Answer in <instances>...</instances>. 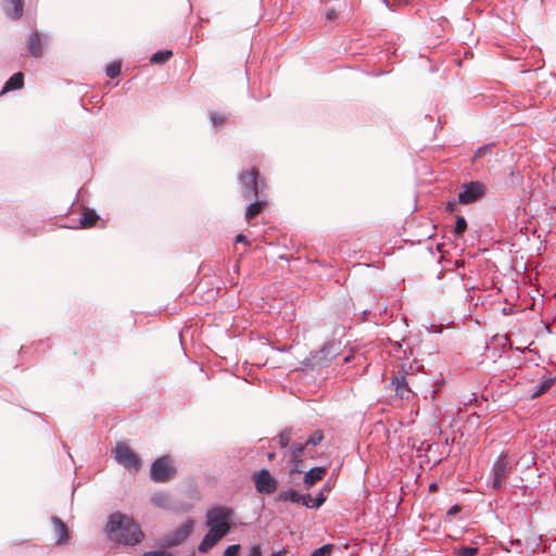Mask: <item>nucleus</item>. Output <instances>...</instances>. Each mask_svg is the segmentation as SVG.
<instances>
[{"instance_id": "f257e3e1", "label": "nucleus", "mask_w": 556, "mask_h": 556, "mask_svg": "<svg viewBox=\"0 0 556 556\" xmlns=\"http://www.w3.org/2000/svg\"><path fill=\"white\" fill-rule=\"evenodd\" d=\"M233 510L229 507H214L207 511L206 526L208 532L199 545L200 552H207L215 546L231 529Z\"/></svg>"}, {"instance_id": "f03ea898", "label": "nucleus", "mask_w": 556, "mask_h": 556, "mask_svg": "<svg viewBox=\"0 0 556 556\" xmlns=\"http://www.w3.org/2000/svg\"><path fill=\"white\" fill-rule=\"evenodd\" d=\"M106 532L111 540L125 545H135L143 539V533L135 520L122 513L110 516Z\"/></svg>"}, {"instance_id": "7ed1b4c3", "label": "nucleus", "mask_w": 556, "mask_h": 556, "mask_svg": "<svg viewBox=\"0 0 556 556\" xmlns=\"http://www.w3.org/2000/svg\"><path fill=\"white\" fill-rule=\"evenodd\" d=\"M324 439V434L320 430H316L304 443H293L290 448V462L293 464V470L302 472L303 455L304 451L308 445H317Z\"/></svg>"}, {"instance_id": "20e7f679", "label": "nucleus", "mask_w": 556, "mask_h": 556, "mask_svg": "<svg viewBox=\"0 0 556 556\" xmlns=\"http://www.w3.org/2000/svg\"><path fill=\"white\" fill-rule=\"evenodd\" d=\"M258 169L255 167L240 173L239 182L241 185V195L243 199L256 198L260 189H263V184L258 182Z\"/></svg>"}, {"instance_id": "39448f33", "label": "nucleus", "mask_w": 556, "mask_h": 556, "mask_svg": "<svg viewBox=\"0 0 556 556\" xmlns=\"http://www.w3.org/2000/svg\"><path fill=\"white\" fill-rule=\"evenodd\" d=\"M116 462L124 468L138 471L141 468L140 457L125 443H118L114 448Z\"/></svg>"}, {"instance_id": "423d86ee", "label": "nucleus", "mask_w": 556, "mask_h": 556, "mask_svg": "<svg viewBox=\"0 0 556 556\" xmlns=\"http://www.w3.org/2000/svg\"><path fill=\"white\" fill-rule=\"evenodd\" d=\"M176 469L168 456H163L153 462L151 466V479L155 482H166L174 478Z\"/></svg>"}, {"instance_id": "0eeeda50", "label": "nucleus", "mask_w": 556, "mask_h": 556, "mask_svg": "<svg viewBox=\"0 0 556 556\" xmlns=\"http://www.w3.org/2000/svg\"><path fill=\"white\" fill-rule=\"evenodd\" d=\"M256 491L261 494H273L278 488V481L267 469H261L252 477Z\"/></svg>"}, {"instance_id": "6e6552de", "label": "nucleus", "mask_w": 556, "mask_h": 556, "mask_svg": "<svg viewBox=\"0 0 556 556\" xmlns=\"http://www.w3.org/2000/svg\"><path fill=\"white\" fill-rule=\"evenodd\" d=\"M390 387L401 400L409 401L415 396L407 380V371L404 370V368L399 370L397 374L391 378Z\"/></svg>"}, {"instance_id": "1a4fd4ad", "label": "nucleus", "mask_w": 556, "mask_h": 556, "mask_svg": "<svg viewBox=\"0 0 556 556\" xmlns=\"http://www.w3.org/2000/svg\"><path fill=\"white\" fill-rule=\"evenodd\" d=\"M193 526H194L193 520H191V519L187 520L182 526H180L174 532L167 534L162 540V546L163 547H173V546H177V545L181 544L192 533Z\"/></svg>"}, {"instance_id": "9d476101", "label": "nucleus", "mask_w": 556, "mask_h": 556, "mask_svg": "<svg viewBox=\"0 0 556 556\" xmlns=\"http://www.w3.org/2000/svg\"><path fill=\"white\" fill-rule=\"evenodd\" d=\"M511 471V466L506 455H501L494 463L492 468V485L500 489L506 481L507 475Z\"/></svg>"}, {"instance_id": "9b49d317", "label": "nucleus", "mask_w": 556, "mask_h": 556, "mask_svg": "<svg viewBox=\"0 0 556 556\" xmlns=\"http://www.w3.org/2000/svg\"><path fill=\"white\" fill-rule=\"evenodd\" d=\"M483 193V186L479 182L472 181L465 185L464 190L458 193V201L462 204H469L476 202Z\"/></svg>"}, {"instance_id": "f8f14e48", "label": "nucleus", "mask_w": 556, "mask_h": 556, "mask_svg": "<svg viewBox=\"0 0 556 556\" xmlns=\"http://www.w3.org/2000/svg\"><path fill=\"white\" fill-rule=\"evenodd\" d=\"M28 53L34 58H41L43 55L45 39L38 33L34 31L27 39Z\"/></svg>"}, {"instance_id": "ddd939ff", "label": "nucleus", "mask_w": 556, "mask_h": 556, "mask_svg": "<svg viewBox=\"0 0 556 556\" xmlns=\"http://www.w3.org/2000/svg\"><path fill=\"white\" fill-rule=\"evenodd\" d=\"M327 467H314L304 475V484L307 489L321 481L327 475Z\"/></svg>"}, {"instance_id": "4468645a", "label": "nucleus", "mask_w": 556, "mask_h": 556, "mask_svg": "<svg viewBox=\"0 0 556 556\" xmlns=\"http://www.w3.org/2000/svg\"><path fill=\"white\" fill-rule=\"evenodd\" d=\"M4 10L11 20H18L24 13V0H5Z\"/></svg>"}, {"instance_id": "2eb2a0df", "label": "nucleus", "mask_w": 556, "mask_h": 556, "mask_svg": "<svg viewBox=\"0 0 556 556\" xmlns=\"http://www.w3.org/2000/svg\"><path fill=\"white\" fill-rule=\"evenodd\" d=\"M52 522L54 525L56 543L63 544V543L68 542L70 535H68V529H67L66 525L58 517H53Z\"/></svg>"}, {"instance_id": "dca6fc26", "label": "nucleus", "mask_w": 556, "mask_h": 556, "mask_svg": "<svg viewBox=\"0 0 556 556\" xmlns=\"http://www.w3.org/2000/svg\"><path fill=\"white\" fill-rule=\"evenodd\" d=\"M23 85H24V75H23V73H21V72L15 73L4 84L1 93H5V92L12 91V90H18V89H21L23 87Z\"/></svg>"}, {"instance_id": "f3484780", "label": "nucleus", "mask_w": 556, "mask_h": 556, "mask_svg": "<svg viewBox=\"0 0 556 556\" xmlns=\"http://www.w3.org/2000/svg\"><path fill=\"white\" fill-rule=\"evenodd\" d=\"M99 220V215L93 211L86 208L84 210L80 218L81 228H90L96 225Z\"/></svg>"}, {"instance_id": "a211bd4d", "label": "nucleus", "mask_w": 556, "mask_h": 556, "mask_svg": "<svg viewBox=\"0 0 556 556\" xmlns=\"http://www.w3.org/2000/svg\"><path fill=\"white\" fill-rule=\"evenodd\" d=\"M267 205V202L265 200L255 201L254 203L250 204L245 210V219L251 220L255 218L263 208Z\"/></svg>"}, {"instance_id": "6ab92c4d", "label": "nucleus", "mask_w": 556, "mask_h": 556, "mask_svg": "<svg viewBox=\"0 0 556 556\" xmlns=\"http://www.w3.org/2000/svg\"><path fill=\"white\" fill-rule=\"evenodd\" d=\"M303 496L295 490L282 491L278 495V500L282 502L301 503Z\"/></svg>"}, {"instance_id": "aec40b11", "label": "nucleus", "mask_w": 556, "mask_h": 556, "mask_svg": "<svg viewBox=\"0 0 556 556\" xmlns=\"http://www.w3.org/2000/svg\"><path fill=\"white\" fill-rule=\"evenodd\" d=\"M172 56H173L172 50H161V51L155 52L151 56L150 61H151V63H154V64H163L166 61H168Z\"/></svg>"}, {"instance_id": "412c9836", "label": "nucleus", "mask_w": 556, "mask_h": 556, "mask_svg": "<svg viewBox=\"0 0 556 556\" xmlns=\"http://www.w3.org/2000/svg\"><path fill=\"white\" fill-rule=\"evenodd\" d=\"M467 229V222L463 216L456 217V224L454 228V235L460 237Z\"/></svg>"}, {"instance_id": "4be33fe9", "label": "nucleus", "mask_w": 556, "mask_h": 556, "mask_svg": "<svg viewBox=\"0 0 556 556\" xmlns=\"http://www.w3.org/2000/svg\"><path fill=\"white\" fill-rule=\"evenodd\" d=\"M291 439H292L291 429L283 430L278 438L279 446L282 448L287 447L289 445V443L291 442Z\"/></svg>"}, {"instance_id": "5701e85b", "label": "nucleus", "mask_w": 556, "mask_h": 556, "mask_svg": "<svg viewBox=\"0 0 556 556\" xmlns=\"http://www.w3.org/2000/svg\"><path fill=\"white\" fill-rule=\"evenodd\" d=\"M477 553L478 548L472 546H460L456 548V554L458 556H473Z\"/></svg>"}, {"instance_id": "b1692460", "label": "nucleus", "mask_w": 556, "mask_h": 556, "mask_svg": "<svg viewBox=\"0 0 556 556\" xmlns=\"http://www.w3.org/2000/svg\"><path fill=\"white\" fill-rule=\"evenodd\" d=\"M121 73V64L113 62L106 66V75L111 78H115Z\"/></svg>"}, {"instance_id": "393cba45", "label": "nucleus", "mask_w": 556, "mask_h": 556, "mask_svg": "<svg viewBox=\"0 0 556 556\" xmlns=\"http://www.w3.org/2000/svg\"><path fill=\"white\" fill-rule=\"evenodd\" d=\"M227 117L224 113L213 112L211 113V121L214 126L218 127L225 124Z\"/></svg>"}, {"instance_id": "a878e982", "label": "nucleus", "mask_w": 556, "mask_h": 556, "mask_svg": "<svg viewBox=\"0 0 556 556\" xmlns=\"http://www.w3.org/2000/svg\"><path fill=\"white\" fill-rule=\"evenodd\" d=\"M332 548H333L332 544H326V545H323L321 547L315 549L309 556L329 555L331 553Z\"/></svg>"}, {"instance_id": "bb28decb", "label": "nucleus", "mask_w": 556, "mask_h": 556, "mask_svg": "<svg viewBox=\"0 0 556 556\" xmlns=\"http://www.w3.org/2000/svg\"><path fill=\"white\" fill-rule=\"evenodd\" d=\"M313 501H314V503L304 502V506H306L308 508H318V507H320L325 503L326 497H325V495L323 493H319L317 495V497L314 498Z\"/></svg>"}, {"instance_id": "cd10ccee", "label": "nucleus", "mask_w": 556, "mask_h": 556, "mask_svg": "<svg viewBox=\"0 0 556 556\" xmlns=\"http://www.w3.org/2000/svg\"><path fill=\"white\" fill-rule=\"evenodd\" d=\"M152 502L156 506H165L167 504V496L165 494H155L152 497Z\"/></svg>"}, {"instance_id": "c85d7f7f", "label": "nucleus", "mask_w": 556, "mask_h": 556, "mask_svg": "<svg viewBox=\"0 0 556 556\" xmlns=\"http://www.w3.org/2000/svg\"><path fill=\"white\" fill-rule=\"evenodd\" d=\"M239 551H240L239 544L230 545L225 549L224 556H238Z\"/></svg>"}, {"instance_id": "c756f323", "label": "nucleus", "mask_w": 556, "mask_h": 556, "mask_svg": "<svg viewBox=\"0 0 556 556\" xmlns=\"http://www.w3.org/2000/svg\"><path fill=\"white\" fill-rule=\"evenodd\" d=\"M551 384H552V380L543 382L540 386V388L534 392L533 396L536 397V396H540L541 394H543L544 392H546V390L551 387Z\"/></svg>"}, {"instance_id": "7c9ffc66", "label": "nucleus", "mask_w": 556, "mask_h": 556, "mask_svg": "<svg viewBox=\"0 0 556 556\" xmlns=\"http://www.w3.org/2000/svg\"><path fill=\"white\" fill-rule=\"evenodd\" d=\"M491 150V146H483V147H480L477 151H476V154H475V157H481L482 155H484L485 153H488L489 151Z\"/></svg>"}, {"instance_id": "2f4dec72", "label": "nucleus", "mask_w": 556, "mask_h": 556, "mask_svg": "<svg viewBox=\"0 0 556 556\" xmlns=\"http://www.w3.org/2000/svg\"><path fill=\"white\" fill-rule=\"evenodd\" d=\"M250 556H262L261 547L260 545H255L251 548Z\"/></svg>"}, {"instance_id": "473e14b6", "label": "nucleus", "mask_w": 556, "mask_h": 556, "mask_svg": "<svg viewBox=\"0 0 556 556\" xmlns=\"http://www.w3.org/2000/svg\"><path fill=\"white\" fill-rule=\"evenodd\" d=\"M459 511H460V506H458V505H454V506H452V507L448 509L447 514H448V515H455V514H457V513H459Z\"/></svg>"}, {"instance_id": "72a5a7b5", "label": "nucleus", "mask_w": 556, "mask_h": 556, "mask_svg": "<svg viewBox=\"0 0 556 556\" xmlns=\"http://www.w3.org/2000/svg\"><path fill=\"white\" fill-rule=\"evenodd\" d=\"M337 17V12L334 10H330L326 14V18L332 21Z\"/></svg>"}, {"instance_id": "f704fd0d", "label": "nucleus", "mask_w": 556, "mask_h": 556, "mask_svg": "<svg viewBox=\"0 0 556 556\" xmlns=\"http://www.w3.org/2000/svg\"><path fill=\"white\" fill-rule=\"evenodd\" d=\"M236 242L248 243V239H247V237H245L244 235H241V233H240V235H238V236L236 237Z\"/></svg>"}, {"instance_id": "c9c22d12", "label": "nucleus", "mask_w": 556, "mask_h": 556, "mask_svg": "<svg viewBox=\"0 0 556 556\" xmlns=\"http://www.w3.org/2000/svg\"><path fill=\"white\" fill-rule=\"evenodd\" d=\"M302 496H303V498H302L301 503H302L303 505H304V502H307V503H314V501H313L314 498H312V496H311V495L306 494V495H302Z\"/></svg>"}, {"instance_id": "e433bc0d", "label": "nucleus", "mask_w": 556, "mask_h": 556, "mask_svg": "<svg viewBox=\"0 0 556 556\" xmlns=\"http://www.w3.org/2000/svg\"><path fill=\"white\" fill-rule=\"evenodd\" d=\"M286 554H287V549H282V551L273 553L271 556H286Z\"/></svg>"}, {"instance_id": "4c0bfd02", "label": "nucleus", "mask_w": 556, "mask_h": 556, "mask_svg": "<svg viewBox=\"0 0 556 556\" xmlns=\"http://www.w3.org/2000/svg\"><path fill=\"white\" fill-rule=\"evenodd\" d=\"M455 207H456V204H455V203L450 202V203L447 204V211H450V212H453V211L455 210Z\"/></svg>"}, {"instance_id": "58836bf2", "label": "nucleus", "mask_w": 556, "mask_h": 556, "mask_svg": "<svg viewBox=\"0 0 556 556\" xmlns=\"http://www.w3.org/2000/svg\"><path fill=\"white\" fill-rule=\"evenodd\" d=\"M429 489L431 492H434V491H437L438 485L435 483H432V484H430Z\"/></svg>"}, {"instance_id": "ea45409f", "label": "nucleus", "mask_w": 556, "mask_h": 556, "mask_svg": "<svg viewBox=\"0 0 556 556\" xmlns=\"http://www.w3.org/2000/svg\"><path fill=\"white\" fill-rule=\"evenodd\" d=\"M274 457H275V453H269V454H268V459H269V460L274 459Z\"/></svg>"}]
</instances>
